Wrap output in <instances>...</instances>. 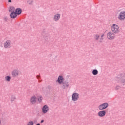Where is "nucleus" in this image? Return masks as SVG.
I'll return each instance as SVG.
<instances>
[{
	"label": "nucleus",
	"instance_id": "1",
	"mask_svg": "<svg viewBox=\"0 0 125 125\" xmlns=\"http://www.w3.org/2000/svg\"><path fill=\"white\" fill-rule=\"evenodd\" d=\"M111 30L112 33L118 34V33H120V27H119V25L116 24H113L111 26Z\"/></svg>",
	"mask_w": 125,
	"mask_h": 125
},
{
	"label": "nucleus",
	"instance_id": "2",
	"mask_svg": "<svg viewBox=\"0 0 125 125\" xmlns=\"http://www.w3.org/2000/svg\"><path fill=\"white\" fill-rule=\"evenodd\" d=\"M109 107V104L107 103H104L98 106V109L100 111H102L107 109Z\"/></svg>",
	"mask_w": 125,
	"mask_h": 125
},
{
	"label": "nucleus",
	"instance_id": "3",
	"mask_svg": "<svg viewBox=\"0 0 125 125\" xmlns=\"http://www.w3.org/2000/svg\"><path fill=\"white\" fill-rule=\"evenodd\" d=\"M71 98L72 101H78L80 98V94L77 92H74L72 94Z\"/></svg>",
	"mask_w": 125,
	"mask_h": 125
},
{
	"label": "nucleus",
	"instance_id": "4",
	"mask_svg": "<svg viewBox=\"0 0 125 125\" xmlns=\"http://www.w3.org/2000/svg\"><path fill=\"white\" fill-rule=\"evenodd\" d=\"M106 37L108 40H109V41H112V40H114V39H115V34L114 32L110 31L108 33H107Z\"/></svg>",
	"mask_w": 125,
	"mask_h": 125
},
{
	"label": "nucleus",
	"instance_id": "5",
	"mask_svg": "<svg viewBox=\"0 0 125 125\" xmlns=\"http://www.w3.org/2000/svg\"><path fill=\"white\" fill-rule=\"evenodd\" d=\"M118 19L119 20H121V21H124V20H125V12H121L118 15Z\"/></svg>",
	"mask_w": 125,
	"mask_h": 125
},
{
	"label": "nucleus",
	"instance_id": "6",
	"mask_svg": "<svg viewBox=\"0 0 125 125\" xmlns=\"http://www.w3.org/2000/svg\"><path fill=\"white\" fill-rule=\"evenodd\" d=\"M12 77L15 78V77H18L20 75V71L18 69L13 70L11 72Z\"/></svg>",
	"mask_w": 125,
	"mask_h": 125
},
{
	"label": "nucleus",
	"instance_id": "7",
	"mask_svg": "<svg viewBox=\"0 0 125 125\" xmlns=\"http://www.w3.org/2000/svg\"><path fill=\"white\" fill-rule=\"evenodd\" d=\"M106 115V111L105 110H101L98 112V116L100 117V118H103V117H105Z\"/></svg>",
	"mask_w": 125,
	"mask_h": 125
},
{
	"label": "nucleus",
	"instance_id": "8",
	"mask_svg": "<svg viewBox=\"0 0 125 125\" xmlns=\"http://www.w3.org/2000/svg\"><path fill=\"white\" fill-rule=\"evenodd\" d=\"M48 111H49V107H48V105H45L42 107V112L43 114H46Z\"/></svg>",
	"mask_w": 125,
	"mask_h": 125
},
{
	"label": "nucleus",
	"instance_id": "9",
	"mask_svg": "<svg viewBox=\"0 0 125 125\" xmlns=\"http://www.w3.org/2000/svg\"><path fill=\"white\" fill-rule=\"evenodd\" d=\"M60 17H61V15L60 14H56L54 16L53 20L55 22H57V21H59V19H60Z\"/></svg>",
	"mask_w": 125,
	"mask_h": 125
},
{
	"label": "nucleus",
	"instance_id": "10",
	"mask_svg": "<svg viewBox=\"0 0 125 125\" xmlns=\"http://www.w3.org/2000/svg\"><path fill=\"white\" fill-rule=\"evenodd\" d=\"M57 82L60 84H62V83H64V78H63V76H59L58 80H57Z\"/></svg>",
	"mask_w": 125,
	"mask_h": 125
},
{
	"label": "nucleus",
	"instance_id": "11",
	"mask_svg": "<svg viewBox=\"0 0 125 125\" xmlns=\"http://www.w3.org/2000/svg\"><path fill=\"white\" fill-rule=\"evenodd\" d=\"M37 99L36 96H32L30 98V103L31 104H36L37 103Z\"/></svg>",
	"mask_w": 125,
	"mask_h": 125
},
{
	"label": "nucleus",
	"instance_id": "12",
	"mask_svg": "<svg viewBox=\"0 0 125 125\" xmlns=\"http://www.w3.org/2000/svg\"><path fill=\"white\" fill-rule=\"evenodd\" d=\"M11 43V42H10V40L6 41L4 43V47H8L9 46H10Z\"/></svg>",
	"mask_w": 125,
	"mask_h": 125
},
{
	"label": "nucleus",
	"instance_id": "13",
	"mask_svg": "<svg viewBox=\"0 0 125 125\" xmlns=\"http://www.w3.org/2000/svg\"><path fill=\"white\" fill-rule=\"evenodd\" d=\"M43 100V98L42 97V96L39 95L37 97V100H38L39 103H42V102Z\"/></svg>",
	"mask_w": 125,
	"mask_h": 125
},
{
	"label": "nucleus",
	"instance_id": "14",
	"mask_svg": "<svg viewBox=\"0 0 125 125\" xmlns=\"http://www.w3.org/2000/svg\"><path fill=\"white\" fill-rule=\"evenodd\" d=\"M10 17L11 18H13V19H14V18H16V17H17V15L16 14V13L14 12H12L10 14Z\"/></svg>",
	"mask_w": 125,
	"mask_h": 125
},
{
	"label": "nucleus",
	"instance_id": "15",
	"mask_svg": "<svg viewBox=\"0 0 125 125\" xmlns=\"http://www.w3.org/2000/svg\"><path fill=\"white\" fill-rule=\"evenodd\" d=\"M21 12H22V10H21V9L18 8V9H16L15 13L17 14H17H18V15L21 14Z\"/></svg>",
	"mask_w": 125,
	"mask_h": 125
},
{
	"label": "nucleus",
	"instance_id": "16",
	"mask_svg": "<svg viewBox=\"0 0 125 125\" xmlns=\"http://www.w3.org/2000/svg\"><path fill=\"white\" fill-rule=\"evenodd\" d=\"M5 81H6V82H10V81H11V77H10L9 76H6L5 77Z\"/></svg>",
	"mask_w": 125,
	"mask_h": 125
},
{
	"label": "nucleus",
	"instance_id": "17",
	"mask_svg": "<svg viewBox=\"0 0 125 125\" xmlns=\"http://www.w3.org/2000/svg\"><path fill=\"white\" fill-rule=\"evenodd\" d=\"M67 87H69V84L68 83L63 84L62 86V88H63V89H65V88H67Z\"/></svg>",
	"mask_w": 125,
	"mask_h": 125
},
{
	"label": "nucleus",
	"instance_id": "18",
	"mask_svg": "<svg viewBox=\"0 0 125 125\" xmlns=\"http://www.w3.org/2000/svg\"><path fill=\"white\" fill-rule=\"evenodd\" d=\"M99 38H100V36L98 34H96L94 36V39L95 41H98L99 40Z\"/></svg>",
	"mask_w": 125,
	"mask_h": 125
},
{
	"label": "nucleus",
	"instance_id": "19",
	"mask_svg": "<svg viewBox=\"0 0 125 125\" xmlns=\"http://www.w3.org/2000/svg\"><path fill=\"white\" fill-rule=\"evenodd\" d=\"M92 73L94 76H96L98 74V71L96 69H94Z\"/></svg>",
	"mask_w": 125,
	"mask_h": 125
},
{
	"label": "nucleus",
	"instance_id": "20",
	"mask_svg": "<svg viewBox=\"0 0 125 125\" xmlns=\"http://www.w3.org/2000/svg\"><path fill=\"white\" fill-rule=\"evenodd\" d=\"M16 100V97L15 96H12L10 98V101L11 102H13Z\"/></svg>",
	"mask_w": 125,
	"mask_h": 125
},
{
	"label": "nucleus",
	"instance_id": "21",
	"mask_svg": "<svg viewBox=\"0 0 125 125\" xmlns=\"http://www.w3.org/2000/svg\"><path fill=\"white\" fill-rule=\"evenodd\" d=\"M104 36H105V34L104 33L102 34L101 36V39H100V42H102L103 40H104V38H103Z\"/></svg>",
	"mask_w": 125,
	"mask_h": 125
},
{
	"label": "nucleus",
	"instance_id": "22",
	"mask_svg": "<svg viewBox=\"0 0 125 125\" xmlns=\"http://www.w3.org/2000/svg\"><path fill=\"white\" fill-rule=\"evenodd\" d=\"M15 10V8H14V7H10V11H11V12H14Z\"/></svg>",
	"mask_w": 125,
	"mask_h": 125
},
{
	"label": "nucleus",
	"instance_id": "23",
	"mask_svg": "<svg viewBox=\"0 0 125 125\" xmlns=\"http://www.w3.org/2000/svg\"><path fill=\"white\" fill-rule=\"evenodd\" d=\"M27 125H34V122L29 121L28 123H27Z\"/></svg>",
	"mask_w": 125,
	"mask_h": 125
},
{
	"label": "nucleus",
	"instance_id": "24",
	"mask_svg": "<svg viewBox=\"0 0 125 125\" xmlns=\"http://www.w3.org/2000/svg\"><path fill=\"white\" fill-rule=\"evenodd\" d=\"M28 3H29V4H32V3H33V0H28Z\"/></svg>",
	"mask_w": 125,
	"mask_h": 125
},
{
	"label": "nucleus",
	"instance_id": "25",
	"mask_svg": "<svg viewBox=\"0 0 125 125\" xmlns=\"http://www.w3.org/2000/svg\"><path fill=\"white\" fill-rule=\"evenodd\" d=\"M44 122V120H42L41 121V124H42V123H43Z\"/></svg>",
	"mask_w": 125,
	"mask_h": 125
},
{
	"label": "nucleus",
	"instance_id": "26",
	"mask_svg": "<svg viewBox=\"0 0 125 125\" xmlns=\"http://www.w3.org/2000/svg\"><path fill=\"white\" fill-rule=\"evenodd\" d=\"M121 81H122L123 83H125V80H123V79H122Z\"/></svg>",
	"mask_w": 125,
	"mask_h": 125
},
{
	"label": "nucleus",
	"instance_id": "27",
	"mask_svg": "<svg viewBox=\"0 0 125 125\" xmlns=\"http://www.w3.org/2000/svg\"><path fill=\"white\" fill-rule=\"evenodd\" d=\"M8 2H11V0H8Z\"/></svg>",
	"mask_w": 125,
	"mask_h": 125
},
{
	"label": "nucleus",
	"instance_id": "28",
	"mask_svg": "<svg viewBox=\"0 0 125 125\" xmlns=\"http://www.w3.org/2000/svg\"><path fill=\"white\" fill-rule=\"evenodd\" d=\"M119 87H119V86L116 87V89H119Z\"/></svg>",
	"mask_w": 125,
	"mask_h": 125
},
{
	"label": "nucleus",
	"instance_id": "29",
	"mask_svg": "<svg viewBox=\"0 0 125 125\" xmlns=\"http://www.w3.org/2000/svg\"><path fill=\"white\" fill-rule=\"evenodd\" d=\"M1 124V121H0V125Z\"/></svg>",
	"mask_w": 125,
	"mask_h": 125
},
{
	"label": "nucleus",
	"instance_id": "30",
	"mask_svg": "<svg viewBox=\"0 0 125 125\" xmlns=\"http://www.w3.org/2000/svg\"><path fill=\"white\" fill-rule=\"evenodd\" d=\"M36 125H41L40 124H38Z\"/></svg>",
	"mask_w": 125,
	"mask_h": 125
},
{
	"label": "nucleus",
	"instance_id": "31",
	"mask_svg": "<svg viewBox=\"0 0 125 125\" xmlns=\"http://www.w3.org/2000/svg\"><path fill=\"white\" fill-rule=\"evenodd\" d=\"M39 77H40V76H37V78H39Z\"/></svg>",
	"mask_w": 125,
	"mask_h": 125
}]
</instances>
